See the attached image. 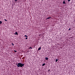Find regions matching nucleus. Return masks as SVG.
<instances>
[{
    "mask_svg": "<svg viewBox=\"0 0 75 75\" xmlns=\"http://www.w3.org/2000/svg\"><path fill=\"white\" fill-rule=\"evenodd\" d=\"M16 65H17V66L18 68V67H23L24 65V64L21 63H18V64H16Z\"/></svg>",
    "mask_w": 75,
    "mask_h": 75,
    "instance_id": "nucleus-1",
    "label": "nucleus"
},
{
    "mask_svg": "<svg viewBox=\"0 0 75 75\" xmlns=\"http://www.w3.org/2000/svg\"><path fill=\"white\" fill-rule=\"evenodd\" d=\"M14 34L15 35H18V33H17V32H16L15 33H14Z\"/></svg>",
    "mask_w": 75,
    "mask_h": 75,
    "instance_id": "nucleus-2",
    "label": "nucleus"
},
{
    "mask_svg": "<svg viewBox=\"0 0 75 75\" xmlns=\"http://www.w3.org/2000/svg\"><path fill=\"white\" fill-rule=\"evenodd\" d=\"M45 59L46 60H48V58L47 57H46L45 58Z\"/></svg>",
    "mask_w": 75,
    "mask_h": 75,
    "instance_id": "nucleus-3",
    "label": "nucleus"
},
{
    "mask_svg": "<svg viewBox=\"0 0 75 75\" xmlns=\"http://www.w3.org/2000/svg\"><path fill=\"white\" fill-rule=\"evenodd\" d=\"M45 65V63H44V64H43L42 65V66H44V65Z\"/></svg>",
    "mask_w": 75,
    "mask_h": 75,
    "instance_id": "nucleus-4",
    "label": "nucleus"
},
{
    "mask_svg": "<svg viewBox=\"0 0 75 75\" xmlns=\"http://www.w3.org/2000/svg\"><path fill=\"white\" fill-rule=\"evenodd\" d=\"M38 50H41V47H40L39 48H38Z\"/></svg>",
    "mask_w": 75,
    "mask_h": 75,
    "instance_id": "nucleus-5",
    "label": "nucleus"
},
{
    "mask_svg": "<svg viewBox=\"0 0 75 75\" xmlns=\"http://www.w3.org/2000/svg\"><path fill=\"white\" fill-rule=\"evenodd\" d=\"M63 4H65V1H64L63 3Z\"/></svg>",
    "mask_w": 75,
    "mask_h": 75,
    "instance_id": "nucleus-6",
    "label": "nucleus"
},
{
    "mask_svg": "<svg viewBox=\"0 0 75 75\" xmlns=\"http://www.w3.org/2000/svg\"><path fill=\"white\" fill-rule=\"evenodd\" d=\"M57 61H58V59H56V62H57Z\"/></svg>",
    "mask_w": 75,
    "mask_h": 75,
    "instance_id": "nucleus-7",
    "label": "nucleus"
},
{
    "mask_svg": "<svg viewBox=\"0 0 75 75\" xmlns=\"http://www.w3.org/2000/svg\"><path fill=\"white\" fill-rule=\"evenodd\" d=\"M1 23H2V22H1V21H0V24H1Z\"/></svg>",
    "mask_w": 75,
    "mask_h": 75,
    "instance_id": "nucleus-8",
    "label": "nucleus"
},
{
    "mask_svg": "<svg viewBox=\"0 0 75 75\" xmlns=\"http://www.w3.org/2000/svg\"><path fill=\"white\" fill-rule=\"evenodd\" d=\"M50 18H51V17H49L47 18V19H50Z\"/></svg>",
    "mask_w": 75,
    "mask_h": 75,
    "instance_id": "nucleus-9",
    "label": "nucleus"
},
{
    "mask_svg": "<svg viewBox=\"0 0 75 75\" xmlns=\"http://www.w3.org/2000/svg\"><path fill=\"white\" fill-rule=\"evenodd\" d=\"M18 0H14L16 2Z\"/></svg>",
    "mask_w": 75,
    "mask_h": 75,
    "instance_id": "nucleus-10",
    "label": "nucleus"
},
{
    "mask_svg": "<svg viewBox=\"0 0 75 75\" xmlns=\"http://www.w3.org/2000/svg\"><path fill=\"white\" fill-rule=\"evenodd\" d=\"M25 37H27V35H25Z\"/></svg>",
    "mask_w": 75,
    "mask_h": 75,
    "instance_id": "nucleus-11",
    "label": "nucleus"
},
{
    "mask_svg": "<svg viewBox=\"0 0 75 75\" xmlns=\"http://www.w3.org/2000/svg\"><path fill=\"white\" fill-rule=\"evenodd\" d=\"M71 1V0H68V1Z\"/></svg>",
    "mask_w": 75,
    "mask_h": 75,
    "instance_id": "nucleus-12",
    "label": "nucleus"
},
{
    "mask_svg": "<svg viewBox=\"0 0 75 75\" xmlns=\"http://www.w3.org/2000/svg\"><path fill=\"white\" fill-rule=\"evenodd\" d=\"M4 20H5V21H7V20H6V19H4Z\"/></svg>",
    "mask_w": 75,
    "mask_h": 75,
    "instance_id": "nucleus-13",
    "label": "nucleus"
},
{
    "mask_svg": "<svg viewBox=\"0 0 75 75\" xmlns=\"http://www.w3.org/2000/svg\"><path fill=\"white\" fill-rule=\"evenodd\" d=\"M12 45H14V44H13V43H12Z\"/></svg>",
    "mask_w": 75,
    "mask_h": 75,
    "instance_id": "nucleus-14",
    "label": "nucleus"
},
{
    "mask_svg": "<svg viewBox=\"0 0 75 75\" xmlns=\"http://www.w3.org/2000/svg\"><path fill=\"white\" fill-rule=\"evenodd\" d=\"M69 30H71V28L69 29Z\"/></svg>",
    "mask_w": 75,
    "mask_h": 75,
    "instance_id": "nucleus-15",
    "label": "nucleus"
},
{
    "mask_svg": "<svg viewBox=\"0 0 75 75\" xmlns=\"http://www.w3.org/2000/svg\"><path fill=\"white\" fill-rule=\"evenodd\" d=\"M25 39H26V40H27V38H25Z\"/></svg>",
    "mask_w": 75,
    "mask_h": 75,
    "instance_id": "nucleus-16",
    "label": "nucleus"
},
{
    "mask_svg": "<svg viewBox=\"0 0 75 75\" xmlns=\"http://www.w3.org/2000/svg\"><path fill=\"white\" fill-rule=\"evenodd\" d=\"M15 52H16V51H15Z\"/></svg>",
    "mask_w": 75,
    "mask_h": 75,
    "instance_id": "nucleus-17",
    "label": "nucleus"
},
{
    "mask_svg": "<svg viewBox=\"0 0 75 75\" xmlns=\"http://www.w3.org/2000/svg\"><path fill=\"white\" fill-rule=\"evenodd\" d=\"M42 1H43V0H42Z\"/></svg>",
    "mask_w": 75,
    "mask_h": 75,
    "instance_id": "nucleus-18",
    "label": "nucleus"
}]
</instances>
